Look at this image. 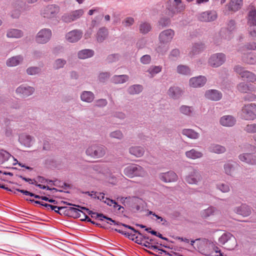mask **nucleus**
<instances>
[{"label":"nucleus","instance_id":"ea45409f","mask_svg":"<svg viewBox=\"0 0 256 256\" xmlns=\"http://www.w3.org/2000/svg\"><path fill=\"white\" fill-rule=\"evenodd\" d=\"M179 111L182 114L190 116L192 114L194 109L192 106L182 105L180 107Z\"/></svg>","mask_w":256,"mask_h":256},{"label":"nucleus","instance_id":"79ce46f5","mask_svg":"<svg viewBox=\"0 0 256 256\" xmlns=\"http://www.w3.org/2000/svg\"><path fill=\"white\" fill-rule=\"evenodd\" d=\"M143 87L140 84H134L128 88V92L130 94H137L142 92Z\"/></svg>","mask_w":256,"mask_h":256},{"label":"nucleus","instance_id":"49530a36","mask_svg":"<svg viewBox=\"0 0 256 256\" xmlns=\"http://www.w3.org/2000/svg\"><path fill=\"white\" fill-rule=\"evenodd\" d=\"M205 48L204 45L202 43H197L194 44L191 52L192 54H196L202 52Z\"/></svg>","mask_w":256,"mask_h":256},{"label":"nucleus","instance_id":"393cba45","mask_svg":"<svg viewBox=\"0 0 256 256\" xmlns=\"http://www.w3.org/2000/svg\"><path fill=\"white\" fill-rule=\"evenodd\" d=\"M144 243V246L152 250L156 251H160L163 252H166V250L159 248L158 246L155 244H158L159 242L156 241L154 239L149 238V240H146Z\"/></svg>","mask_w":256,"mask_h":256},{"label":"nucleus","instance_id":"c85d7f7f","mask_svg":"<svg viewBox=\"0 0 256 256\" xmlns=\"http://www.w3.org/2000/svg\"><path fill=\"white\" fill-rule=\"evenodd\" d=\"M80 98L82 102L90 103L94 98V94L90 91L84 90L82 92Z\"/></svg>","mask_w":256,"mask_h":256},{"label":"nucleus","instance_id":"e2e57ef3","mask_svg":"<svg viewBox=\"0 0 256 256\" xmlns=\"http://www.w3.org/2000/svg\"><path fill=\"white\" fill-rule=\"evenodd\" d=\"M151 56L148 54H146L141 57L140 61L144 64H148L151 62Z\"/></svg>","mask_w":256,"mask_h":256},{"label":"nucleus","instance_id":"7c9ffc66","mask_svg":"<svg viewBox=\"0 0 256 256\" xmlns=\"http://www.w3.org/2000/svg\"><path fill=\"white\" fill-rule=\"evenodd\" d=\"M23 32L20 30L10 28L7 30L6 36L8 38H18L23 36Z\"/></svg>","mask_w":256,"mask_h":256},{"label":"nucleus","instance_id":"9b49d317","mask_svg":"<svg viewBox=\"0 0 256 256\" xmlns=\"http://www.w3.org/2000/svg\"><path fill=\"white\" fill-rule=\"evenodd\" d=\"M175 32L172 29L162 31L159 34L158 39L160 44H168L172 40Z\"/></svg>","mask_w":256,"mask_h":256},{"label":"nucleus","instance_id":"69168bd1","mask_svg":"<svg viewBox=\"0 0 256 256\" xmlns=\"http://www.w3.org/2000/svg\"><path fill=\"white\" fill-rule=\"evenodd\" d=\"M120 56L118 54H112L108 56L107 60L109 62H116L120 59Z\"/></svg>","mask_w":256,"mask_h":256},{"label":"nucleus","instance_id":"a19ab883","mask_svg":"<svg viewBox=\"0 0 256 256\" xmlns=\"http://www.w3.org/2000/svg\"><path fill=\"white\" fill-rule=\"evenodd\" d=\"M78 208H80L82 209L86 210L88 214L91 216V217L92 218H94L96 219H98L100 220H103V218H106L105 216L102 214H99L96 212H93L92 211L88 210V208L83 207L80 206H76Z\"/></svg>","mask_w":256,"mask_h":256},{"label":"nucleus","instance_id":"2f4dec72","mask_svg":"<svg viewBox=\"0 0 256 256\" xmlns=\"http://www.w3.org/2000/svg\"><path fill=\"white\" fill-rule=\"evenodd\" d=\"M248 24L250 27L256 26V10L252 8L248 13Z\"/></svg>","mask_w":256,"mask_h":256},{"label":"nucleus","instance_id":"338daca9","mask_svg":"<svg viewBox=\"0 0 256 256\" xmlns=\"http://www.w3.org/2000/svg\"><path fill=\"white\" fill-rule=\"evenodd\" d=\"M108 104V102L106 99L101 98L96 100V106L98 107L105 106Z\"/></svg>","mask_w":256,"mask_h":256},{"label":"nucleus","instance_id":"680f3d73","mask_svg":"<svg viewBox=\"0 0 256 256\" xmlns=\"http://www.w3.org/2000/svg\"><path fill=\"white\" fill-rule=\"evenodd\" d=\"M216 188L222 192H228L230 190L229 186L223 183L217 184Z\"/></svg>","mask_w":256,"mask_h":256},{"label":"nucleus","instance_id":"f257e3e1","mask_svg":"<svg viewBox=\"0 0 256 256\" xmlns=\"http://www.w3.org/2000/svg\"><path fill=\"white\" fill-rule=\"evenodd\" d=\"M164 4L168 14L171 17L182 12L186 8L184 4H180V2L174 0H164Z\"/></svg>","mask_w":256,"mask_h":256},{"label":"nucleus","instance_id":"4468645a","mask_svg":"<svg viewBox=\"0 0 256 256\" xmlns=\"http://www.w3.org/2000/svg\"><path fill=\"white\" fill-rule=\"evenodd\" d=\"M82 36V32L81 30H74L68 32L66 35V38L68 42L74 43L78 41Z\"/></svg>","mask_w":256,"mask_h":256},{"label":"nucleus","instance_id":"774afa93","mask_svg":"<svg viewBox=\"0 0 256 256\" xmlns=\"http://www.w3.org/2000/svg\"><path fill=\"white\" fill-rule=\"evenodd\" d=\"M248 32L250 36L252 38H256V27H250L248 28Z\"/></svg>","mask_w":256,"mask_h":256},{"label":"nucleus","instance_id":"6ab92c4d","mask_svg":"<svg viewBox=\"0 0 256 256\" xmlns=\"http://www.w3.org/2000/svg\"><path fill=\"white\" fill-rule=\"evenodd\" d=\"M205 96L210 100L218 101L222 98V94L216 90H209L206 91Z\"/></svg>","mask_w":256,"mask_h":256},{"label":"nucleus","instance_id":"864d4df0","mask_svg":"<svg viewBox=\"0 0 256 256\" xmlns=\"http://www.w3.org/2000/svg\"><path fill=\"white\" fill-rule=\"evenodd\" d=\"M10 156V154L8 152L1 150L0 151V163H3L7 161Z\"/></svg>","mask_w":256,"mask_h":256},{"label":"nucleus","instance_id":"4c0bfd02","mask_svg":"<svg viewBox=\"0 0 256 256\" xmlns=\"http://www.w3.org/2000/svg\"><path fill=\"white\" fill-rule=\"evenodd\" d=\"M129 76L126 74L115 75L112 76V81L116 84H123L128 80Z\"/></svg>","mask_w":256,"mask_h":256},{"label":"nucleus","instance_id":"b1692460","mask_svg":"<svg viewBox=\"0 0 256 256\" xmlns=\"http://www.w3.org/2000/svg\"><path fill=\"white\" fill-rule=\"evenodd\" d=\"M168 94L171 98L176 100L182 94V90L178 86H171L168 91Z\"/></svg>","mask_w":256,"mask_h":256},{"label":"nucleus","instance_id":"e433bc0d","mask_svg":"<svg viewBox=\"0 0 256 256\" xmlns=\"http://www.w3.org/2000/svg\"><path fill=\"white\" fill-rule=\"evenodd\" d=\"M177 72L182 75L190 76L191 75V70L186 65L180 64L176 67Z\"/></svg>","mask_w":256,"mask_h":256},{"label":"nucleus","instance_id":"8fccbe9b","mask_svg":"<svg viewBox=\"0 0 256 256\" xmlns=\"http://www.w3.org/2000/svg\"><path fill=\"white\" fill-rule=\"evenodd\" d=\"M216 210L214 207L210 206L207 209L204 210L201 212V215L203 218H206L213 214Z\"/></svg>","mask_w":256,"mask_h":256},{"label":"nucleus","instance_id":"7ed1b4c3","mask_svg":"<svg viewBox=\"0 0 256 256\" xmlns=\"http://www.w3.org/2000/svg\"><path fill=\"white\" fill-rule=\"evenodd\" d=\"M124 172L126 176L130 178L134 176L144 177L146 174V172L144 168L136 164L127 166L124 169Z\"/></svg>","mask_w":256,"mask_h":256},{"label":"nucleus","instance_id":"a18cd8bd","mask_svg":"<svg viewBox=\"0 0 256 256\" xmlns=\"http://www.w3.org/2000/svg\"><path fill=\"white\" fill-rule=\"evenodd\" d=\"M162 70V66H152L148 68L146 72L150 74V77L152 78L156 74L160 73Z\"/></svg>","mask_w":256,"mask_h":256},{"label":"nucleus","instance_id":"13d9d810","mask_svg":"<svg viewBox=\"0 0 256 256\" xmlns=\"http://www.w3.org/2000/svg\"><path fill=\"white\" fill-rule=\"evenodd\" d=\"M240 48L242 49L244 51V50H256V42H248L244 44V46Z\"/></svg>","mask_w":256,"mask_h":256},{"label":"nucleus","instance_id":"052dcab7","mask_svg":"<svg viewBox=\"0 0 256 256\" xmlns=\"http://www.w3.org/2000/svg\"><path fill=\"white\" fill-rule=\"evenodd\" d=\"M110 136L112 138L121 140L123 138V134L120 130H116L110 133Z\"/></svg>","mask_w":256,"mask_h":256},{"label":"nucleus","instance_id":"f03ea898","mask_svg":"<svg viewBox=\"0 0 256 256\" xmlns=\"http://www.w3.org/2000/svg\"><path fill=\"white\" fill-rule=\"evenodd\" d=\"M60 10V6L58 4H48L42 10L41 15L46 20H54L57 18Z\"/></svg>","mask_w":256,"mask_h":256},{"label":"nucleus","instance_id":"6e6552de","mask_svg":"<svg viewBox=\"0 0 256 256\" xmlns=\"http://www.w3.org/2000/svg\"><path fill=\"white\" fill-rule=\"evenodd\" d=\"M51 36V30L49 28H43L37 34L36 40L38 44H46L50 40Z\"/></svg>","mask_w":256,"mask_h":256},{"label":"nucleus","instance_id":"37998d69","mask_svg":"<svg viewBox=\"0 0 256 256\" xmlns=\"http://www.w3.org/2000/svg\"><path fill=\"white\" fill-rule=\"evenodd\" d=\"M108 34V30L105 28H102L99 29L97 33L96 38L98 42H103Z\"/></svg>","mask_w":256,"mask_h":256},{"label":"nucleus","instance_id":"5fc2aeb1","mask_svg":"<svg viewBox=\"0 0 256 256\" xmlns=\"http://www.w3.org/2000/svg\"><path fill=\"white\" fill-rule=\"evenodd\" d=\"M40 68L37 66H31L26 69V73L28 75L32 76L38 74L40 72Z\"/></svg>","mask_w":256,"mask_h":256},{"label":"nucleus","instance_id":"bb28decb","mask_svg":"<svg viewBox=\"0 0 256 256\" xmlns=\"http://www.w3.org/2000/svg\"><path fill=\"white\" fill-rule=\"evenodd\" d=\"M243 4V0H230L226 6L228 10L236 12L238 10Z\"/></svg>","mask_w":256,"mask_h":256},{"label":"nucleus","instance_id":"0eeeda50","mask_svg":"<svg viewBox=\"0 0 256 256\" xmlns=\"http://www.w3.org/2000/svg\"><path fill=\"white\" fill-rule=\"evenodd\" d=\"M84 14V10L82 9L75 10L70 13L64 14L62 16V20L64 22L70 23L80 18Z\"/></svg>","mask_w":256,"mask_h":256},{"label":"nucleus","instance_id":"72a5a7b5","mask_svg":"<svg viewBox=\"0 0 256 256\" xmlns=\"http://www.w3.org/2000/svg\"><path fill=\"white\" fill-rule=\"evenodd\" d=\"M182 134L190 139H198L200 137V134L190 128H184L182 131Z\"/></svg>","mask_w":256,"mask_h":256},{"label":"nucleus","instance_id":"cd10ccee","mask_svg":"<svg viewBox=\"0 0 256 256\" xmlns=\"http://www.w3.org/2000/svg\"><path fill=\"white\" fill-rule=\"evenodd\" d=\"M234 212L244 216H248L251 214V208L246 204H242L240 206L236 208Z\"/></svg>","mask_w":256,"mask_h":256},{"label":"nucleus","instance_id":"09e8293b","mask_svg":"<svg viewBox=\"0 0 256 256\" xmlns=\"http://www.w3.org/2000/svg\"><path fill=\"white\" fill-rule=\"evenodd\" d=\"M169 49L168 44H160V42L159 46L156 48V52L161 54H166Z\"/></svg>","mask_w":256,"mask_h":256},{"label":"nucleus","instance_id":"a211bd4d","mask_svg":"<svg viewBox=\"0 0 256 256\" xmlns=\"http://www.w3.org/2000/svg\"><path fill=\"white\" fill-rule=\"evenodd\" d=\"M34 92L33 87L22 84L16 89V92L21 94L24 97H27L32 95Z\"/></svg>","mask_w":256,"mask_h":256},{"label":"nucleus","instance_id":"aec40b11","mask_svg":"<svg viewBox=\"0 0 256 256\" xmlns=\"http://www.w3.org/2000/svg\"><path fill=\"white\" fill-rule=\"evenodd\" d=\"M239 159L243 162H245L248 164H256V156L251 154L245 153L241 154L238 156Z\"/></svg>","mask_w":256,"mask_h":256},{"label":"nucleus","instance_id":"0e129e2a","mask_svg":"<svg viewBox=\"0 0 256 256\" xmlns=\"http://www.w3.org/2000/svg\"><path fill=\"white\" fill-rule=\"evenodd\" d=\"M134 22V18L132 17H128L126 18L122 22L123 24L125 26H132Z\"/></svg>","mask_w":256,"mask_h":256},{"label":"nucleus","instance_id":"5701e85b","mask_svg":"<svg viewBox=\"0 0 256 256\" xmlns=\"http://www.w3.org/2000/svg\"><path fill=\"white\" fill-rule=\"evenodd\" d=\"M23 60V56L18 55L8 58L6 62V64L9 67L16 66L21 64Z\"/></svg>","mask_w":256,"mask_h":256},{"label":"nucleus","instance_id":"4be33fe9","mask_svg":"<svg viewBox=\"0 0 256 256\" xmlns=\"http://www.w3.org/2000/svg\"><path fill=\"white\" fill-rule=\"evenodd\" d=\"M236 120L235 118L230 115L224 116H222L220 120V124L224 126H232L236 124Z\"/></svg>","mask_w":256,"mask_h":256},{"label":"nucleus","instance_id":"20e7f679","mask_svg":"<svg viewBox=\"0 0 256 256\" xmlns=\"http://www.w3.org/2000/svg\"><path fill=\"white\" fill-rule=\"evenodd\" d=\"M106 148L98 144H91L86 150V155L94 158H102L106 154Z\"/></svg>","mask_w":256,"mask_h":256},{"label":"nucleus","instance_id":"1a4fd4ad","mask_svg":"<svg viewBox=\"0 0 256 256\" xmlns=\"http://www.w3.org/2000/svg\"><path fill=\"white\" fill-rule=\"evenodd\" d=\"M226 55L223 53H216L210 56L208 60L209 64L213 67L217 68L222 66L226 61Z\"/></svg>","mask_w":256,"mask_h":256},{"label":"nucleus","instance_id":"c756f323","mask_svg":"<svg viewBox=\"0 0 256 256\" xmlns=\"http://www.w3.org/2000/svg\"><path fill=\"white\" fill-rule=\"evenodd\" d=\"M130 153L137 158L142 156L144 153V149L140 146H133L129 148Z\"/></svg>","mask_w":256,"mask_h":256},{"label":"nucleus","instance_id":"473e14b6","mask_svg":"<svg viewBox=\"0 0 256 256\" xmlns=\"http://www.w3.org/2000/svg\"><path fill=\"white\" fill-rule=\"evenodd\" d=\"M186 156L192 160L200 158L203 156V154L196 149L192 148L186 152Z\"/></svg>","mask_w":256,"mask_h":256},{"label":"nucleus","instance_id":"6e6d98bb","mask_svg":"<svg viewBox=\"0 0 256 256\" xmlns=\"http://www.w3.org/2000/svg\"><path fill=\"white\" fill-rule=\"evenodd\" d=\"M244 130L248 133H256V124H247L244 128Z\"/></svg>","mask_w":256,"mask_h":256},{"label":"nucleus","instance_id":"ddd939ff","mask_svg":"<svg viewBox=\"0 0 256 256\" xmlns=\"http://www.w3.org/2000/svg\"><path fill=\"white\" fill-rule=\"evenodd\" d=\"M238 52L242 54V60L244 63L249 64H256V54L249 52L246 53L242 49L239 48Z\"/></svg>","mask_w":256,"mask_h":256},{"label":"nucleus","instance_id":"de8ad7c7","mask_svg":"<svg viewBox=\"0 0 256 256\" xmlns=\"http://www.w3.org/2000/svg\"><path fill=\"white\" fill-rule=\"evenodd\" d=\"M136 233H138V235L134 238L136 239L134 242L137 243L138 244L144 246V242H144V240H149V238L146 236L143 235L138 231Z\"/></svg>","mask_w":256,"mask_h":256},{"label":"nucleus","instance_id":"3c124183","mask_svg":"<svg viewBox=\"0 0 256 256\" xmlns=\"http://www.w3.org/2000/svg\"><path fill=\"white\" fill-rule=\"evenodd\" d=\"M66 60L62 58H58L56 59L54 64V68L55 69H59L60 68H62L64 67V65L66 64Z\"/></svg>","mask_w":256,"mask_h":256},{"label":"nucleus","instance_id":"f3484780","mask_svg":"<svg viewBox=\"0 0 256 256\" xmlns=\"http://www.w3.org/2000/svg\"><path fill=\"white\" fill-rule=\"evenodd\" d=\"M239 165L236 162L228 160L224 165V173L229 176H232L236 170L238 169Z\"/></svg>","mask_w":256,"mask_h":256},{"label":"nucleus","instance_id":"bf43d9fd","mask_svg":"<svg viewBox=\"0 0 256 256\" xmlns=\"http://www.w3.org/2000/svg\"><path fill=\"white\" fill-rule=\"evenodd\" d=\"M110 76V72H102L100 73L98 76V79L100 82H104L108 79Z\"/></svg>","mask_w":256,"mask_h":256},{"label":"nucleus","instance_id":"c9c22d12","mask_svg":"<svg viewBox=\"0 0 256 256\" xmlns=\"http://www.w3.org/2000/svg\"><path fill=\"white\" fill-rule=\"evenodd\" d=\"M208 150L211 152H214L218 154L224 153L226 149L221 145L218 144H211L208 147Z\"/></svg>","mask_w":256,"mask_h":256},{"label":"nucleus","instance_id":"f704fd0d","mask_svg":"<svg viewBox=\"0 0 256 256\" xmlns=\"http://www.w3.org/2000/svg\"><path fill=\"white\" fill-rule=\"evenodd\" d=\"M94 51L90 49H84L78 52V56L80 59L90 58L94 55Z\"/></svg>","mask_w":256,"mask_h":256},{"label":"nucleus","instance_id":"dca6fc26","mask_svg":"<svg viewBox=\"0 0 256 256\" xmlns=\"http://www.w3.org/2000/svg\"><path fill=\"white\" fill-rule=\"evenodd\" d=\"M201 180L202 176L199 172L196 170H193L186 178V180L190 184H196Z\"/></svg>","mask_w":256,"mask_h":256},{"label":"nucleus","instance_id":"a878e982","mask_svg":"<svg viewBox=\"0 0 256 256\" xmlns=\"http://www.w3.org/2000/svg\"><path fill=\"white\" fill-rule=\"evenodd\" d=\"M18 140L25 146L30 147L33 144L34 138L30 135L22 134L20 136Z\"/></svg>","mask_w":256,"mask_h":256},{"label":"nucleus","instance_id":"603ef678","mask_svg":"<svg viewBox=\"0 0 256 256\" xmlns=\"http://www.w3.org/2000/svg\"><path fill=\"white\" fill-rule=\"evenodd\" d=\"M180 56V50L178 48L172 50L169 54V58L174 60H178Z\"/></svg>","mask_w":256,"mask_h":256},{"label":"nucleus","instance_id":"58836bf2","mask_svg":"<svg viewBox=\"0 0 256 256\" xmlns=\"http://www.w3.org/2000/svg\"><path fill=\"white\" fill-rule=\"evenodd\" d=\"M152 30V26L150 23L147 22H141L139 25V30L141 34H148Z\"/></svg>","mask_w":256,"mask_h":256},{"label":"nucleus","instance_id":"412c9836","mask_svg":"<svg viewBox=\"0 0 256 256\" xmlns=\"http://www.w3.org/2000/svg\"><path fill=\"white\" fill-rule=\"evenodd\" d=\"M177 178L176 174L172 171L162 173L160 175V179L166 182H174L176 180Z\"/></svg>","mask_w":256,"mask_h":256},{"label":"nucleus","instance_id":"2eb2a0df","mask_svg":"<svg viewBox=\"0 0 256 256\" xmlns=\"http://www.w3.org/2000/svg\"><path fill=\"white\" fill-rule=\"evenodd\" d=\"M206 78L204 76H199L190 78V86L193 88H200L203 86L206 82Z\"/></svg>","mask_w":256,"mask_h":256},{"label":"nucleus","instance_id":"9d476101","mask_svg":"<svg viewBox=\"0 0 256 256\" xmlns=\"http://www.w3.org/2000/svg\"><path fill=\"white\" fill-rule=\"evenodd\" d=\"M197 18L200 22H211L215 20L217 18L218 14L215 10H207L199 14Z\"/></svg>","mask_w":256,"mask_h":256},{"label":"nucleus","instance_id":"39448f33","mask_svg":"<svg viewBox=\"0 0 256 256\" xmlns=\"http://www.w3.org/2000/svg\"><path fill=\"white\" fill-rule=\"evenodd\" d=\"M234 71L238 74L242 79L248 82H254L256 81V75L253 72L246 70L240 65H236L234 68Z\"/></svg>","mask_w":256,"mask_h":256},{"label":"nucleus","instance_id":"4d7b16f0","mask_svg":"<svg viewBox=\"0 0 256 256\" xmlns=\"http://www.w3.org/2000/svg\"><path fill=\"white\" fill-rule=\"evenodd\" d=\"M237 88L241 92H247L249 90V86L244 82H242L237 86Z\"/></svg>","mask_w":256,"mask_h":256},{"label":"nucleus","instance_id":"f8f14e48","mask_svg":"<svg viewBox=\"0 0 256 256\" xmlns=\"http://www.w3.org/2000/svg\"><path fill=\"white\" fill-rule=\"evenodd\" d=\"M64 203L69 206H72L77 207H66V208H65V209H66V212H67V214H69L70 216L74 218H78L82 216V214L84 215V213L82 210V209L76 206L77 205L67 202H64Z\"/></svg>","mask_w":256,"mask_h":256},{"label":"nucleus","instance_id":"423d86ee","mask_svg":"<svg viewBox=\"0 0 256 256\" xmlns=\"http://www.w3.org/2000/svg\"><path fill=\"white\" fill-rule=\"evenodd\" d=\"M254 104L244 105L242 109L240 114L241 118L246 120H252L256 118V114L254 112Z\"/></svg>","mask_w":256,"mask_h":256},{"label":"nucleus","instance_id":"c03bdc74","mask_svg":"<svg viewBox=\"0 0 256 256\" xmlns=\"http://www.w3.org/2000/svg\"><path fill=\"white\" fill-rule=\"evenodd\" d=\"M232 239L236 241L235 238L230 233H224L218 238V242L222 244H224L228 240H232Z\"/></svg>","mask_w":256,"mask_h":256}]
</instances>
